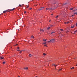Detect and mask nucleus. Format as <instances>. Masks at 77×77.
Masks as SVG:
<instances>
[{
    "label": "nucleus",
    "instance_id": "nucleus-9",
    "mask_svg": "<svg viewBox=\"0 0 77 77\" xmlns=\"http://www.w3.org/2000/svg\"><path fill=\"white\" fill-rule=\"evenodd\" d=\"M50 29V27H48L47 29V30H49V29Z\"/></svg>",
    "mask_w": 77,
    "mask_h": 77
},
{
    "label": "nucleus",
    "instance_id": "nucleus-20",
    "mask_svg": "<svg viewBox=\"0 0 77 77\" xmlns=\"http://www.w3.org/2000/svg\"><path fill=\"white\" fill-rule=\"evenodd\" d=\"M70 9V10H72V9H73V8H71Z\"/></svg>",
    "mask_w": 77,
    "mask_h": 77
},
{
    "label": "nucleus",
    "instance_id": "nucleus-6",
    "mask_svg": "<svg viewBox=\"0 0 77 77\" xmlns=\"http://www.w3.org/2000/svg\"><path fill=\"white\" fill-rule=\"evenodd\" d=\"M0 58L1 59V60H2V59H4V57H2V56L0 57Z\"/></svg>",
    "mask_w": 77,
    "mask_h": 77
},
{
    "label": "nucleus",
    "instance_id": "nucleus-38",
    "mask_svg": "<svg viewBox=\"0 0 77 77\" xmlns=\"http://www.w3.org/2000/svg\"><path fill=\"white\" fill-rule=\"evenodd\" d=\"M66 22H64V24H66Z\"/></svg>",
    "mask_w": 77,
    "mask_h": 77
},
{
    "label": "nucleus",
    "instance_id": "nucleus-53",
    "mask_svg": "<svg viewBox=\"0 0 77 77\" xmlns=\"http://www.w3.org/2000/svg\"><path fill=\"white\" fill-rule=\"evenodd\" d=\"M0 15H1V14H0Z\"/></svg>",
    "mask_w": 77,
    "mask_h": 77
},
{
    "label": "nucleus",
    "instance_id": "nucleus-29",
    "mask_svg": "<svg viewBox=\"0 0 77 77\" xmlns=\"http://www.w3.org/2000/svg\"><path fill=\"white\" fill-rule=\"evenodd\" d=\"M69 23V22L68 21V22H67V23L68 24Z\"/></svg>",
    "mask_w": 77,
    "mask_h": 77
},
{
    "label": "nucleus",
    "instance_id": "nucleus-24",
    "mask_svg": "<svg viewBox=\"0 0 77 77\" xmlns=\"http://www.w3.org/2000/svg\"><path fill=\"white\" fill-rule=\"evenodd\" d=\"M60 30H61V31H63V29H60Z\"/></svg>",
    "mask_w": 77,
    "mask_h": 77
},
{
    "label": "nucleus",
    "instance_id": "nucleus-28",
    "mask_svg": "<svg viewBox=\"0 0 77 77\" xmlns=\"http://www.w3.org/2000/svg\"><path fill=\"white\" fill-rule=\"evenodd\" d=\"M43 41H46V39H44Z\"/></svg>",
    "mask_w": 77,
    "mask_h": 77
},
{
    "label": "nucleus",
    "instance_id": "nucleus-16",
    "mask_svg": "<svg viewBox=\"0 0 77 77\" xmlns=\"http://www.w3.org/2000/svg\"><path fill=\"white\" fill-rule=\"evenodd\" d=\"M25 69H28V67H26V68H25Z\"/></svg>",
    "mask_w": 77,
    "mask_h": 77
},
{
    "label": "nucleus",
    "instance_id": "nucleus-1",
    "mask_svg": "<svg viewBox=\"0 0 77 77\" xmlns=\"http://www.w3.org/2000/svg\"><path fill=\"white\" fill-rule=\"evenodd\" d=\"M55 40H56L55 39H52L49 41H48V42H54Z\"/></svg>",
    "mask_w": 77,
    "mask_h": 77
},
{
    "label": "nucleus",
    "instance_id": "nucleus-25",
    "mask_svg": "<svg viewBox=\"0 0 77 77\" xmlns=\"http://www.w3.org/2000/svg\"><path fill=\"white\" fill-rule=\"evenodd\" d=\"M22 52V51H20V54H21V53Z\"/></svg>",
    "mask_w": 77,
    "mask_h": 77
},
{
    "label": "nucleus",
    "instance_id": "nucleus-21",
    "mask_svg": "<svg viewBox=\"0 0 77 77\" xmlns=\"http://www.w3.org/2000/svg\"><path fill=\"white\" fill-rule=\"evenodd\" d=\"M43 54L44 56H45V55H46V54L45 53H43Z\"/></svg>",
    "mask_w": 77,
    "mask_h": 77
},
{
    "label": "nucleus",
    "instance_id": "nucleus-51",
    "mask_svg": "<svg viewBox=\"0 0 77 77\" xmlns=\"http://www.w3.org/2000/svg\"><path fill=\"white\" fill-rule=\"evenodd\" d=\"M20 57L21 58V57Z\"/></svg>",
    "mask_w": 77,
    "mask_h": 77
},
{
    "label": "nucleus",
    "instance_id": "nucleus-49",
    "mask_svg": "<svg viewBox=\"0 0 77 77\" xmlns=\"http://www.w3.org/2000/svg\"><path fill=\"white\" fill-rule=\"evenodd\" d=\"M76 66H77V65H76Z\"/></svg>",
    "mask_w": 77,
    "mask_h": 77
},
{
    "label": "nucleus",
    "instance_id": "nucleus-39",
    "mask_svg": "<svg viewBox=\"0 0 77 77\" xmlns=\"http://www.w3.org/2000/svg\"><path fill=\"white\" fill-rule=\"evenodd\" d=\"M17 49H19V47H17Z\"/></svg>",
    "mask_w": 77,
    "mask_h": 77
},
{
    "label": "nucleus",
    "instance_id": "nucleus-13",
    "mask_svg": "<svg viewBox=\"0 0 77 77\" xmlns=\"http://www.w3.org/2000/svg\"><path fill=\"white\" fill-rule=\"evenodd\" d=\"M29 56L30 57H32V54H29Z\"/></svg>",
    "mask_w": 77,
    "mask_h": 77
},
{
    "label": "nucleus",
    "instance_id": "nucleus-23",
    "mask_svg": "<svg viewBox=\"0 0 77 77\" xmlns=\"http://www.w3.org/2000/svg\"><path fill=\"white\" fill-rule=\"evenodd\" d=\"M14 9H15V8H14L12 9L11 10V11H13V10H14Z\"/></svg>",
    "mask_w": 77,
    "mask_h": 77
},
{
    "label": "nucleus",
    "instance_id": "nucleus-32",
    "mask_svg": "<svg viewBox=\"0 0 77 77\" xmlns=\"http://www.w3.org/2000/svg\"><path fill=\"white\" fill-rule=\"evenodd\" d=\"M44 46H46V47H47V45H44Z\"/></svg>",
    "mask_w": 77,
    "mask_h": 77
},
{
    "label": "nucleus",
    "instance_id": "nucleus-54",
    "mask_svg": "<svg viewBox=\"0 0 77 77\" xmlns=\"http://www.w3.org/2000/svg\"><path fill=\"white\" fill-rule=\"evenodd\" d=\"M50 61H51V60H50Z\"/></svg>",
    "mask_w": 77,
    "mask_h": 77
},
{
    "label": "nucleus",
    "instance_id": "nucleus-26",
    "mask_svg": "<svg viewBox=\"0 0 77 77\" xmlns=\"http://www.w3.org/2000/svg\"><path fill=\"white\" fill-rule=\"evenodd\" d=\"M24 13H25V14H26V11H25L24 12Z\"/></svg>",
    "mask_w": 77,
    "mask_h": 77
},
{
    "label": "nucleus",
    "instance_id": "nucleus-22",
    "mask_svg": "<svg viewBox=\"0 0 77 77\" xmlns=\"http://www.w3.org/2000/svg\"><path fill=\"white\" fill-rule=\"evenodd\" d=\"M19 6L20 7H21V5H19Z\"/></svg>",
    "mask_w": 77,
    "mask_h": 77
},
{
    "label": "nucleus",
    "instance_id": "nucleus-4",
    "mask_svg": "<svg viewBox=\"0 0 77 77\" xmlns=\"http://www.w3.org/2000/svg\"><path fill=\"white\" fill-rule=\"evenodd\" d=\"M46 10H51V9H52L51 8H46Z\"/></svg>",
    "mask_w": 77,
    "mask_h": 77
},
{
    "label": "nucleus",
    "instance_id": "nucleus-47",
    "mask_svg": "<svg viewBox=\"0 0 77 77\" xmlns=\"http://www.w3.org/2000/svg\"><path fill=\"white\" fill-rule=\"evenodd\" d=\"M50 5H48V6H49Z\"/></svg>",
    "mask_w": 77,
    "mask_h": 77
},
{
    "label": "nucleus",
    "instance_id": "nucleus-2",
    "mask_svg": "<svg viewBox=\"0 0 77 77\" xmlns=\"http://www.w3.org/2000/svg\"><path fill=\"white\" fill-rule=\"evenodd\" d=\"M44 9V7H41L38 9L39 11H41V10H42Z\"/></svg>",
    "mask_w": 77,
    "mask_h": 77
},
{
    "label": "nucleus",
    "instance_id": "nucleus-30",
    "mask_svg": "<svg viewBox=\"0 0 77 77\" xmlns=\"http://www.w3.org/2000/svg\"><path fill=\"white\" fill-rule=\"evenodd\" d=\"M66 4H67V3H65V4H63V5H66Z\"/></svg>",
    "mask_w": 77,
    "mask_h": 77
},
{
    "label": "nucleus",
    "instance_id": "nucleus-19",
    "mask_svg": "<svg viewBox=\"0 0 77 77\" xmlns=\"http://www.w3.org/2000/svg\"><path fill=\"white\" fill-rule=\"evenodd\" d=\"M74 14L77 15V12L74 13Z\"/></svg>",
    "mask_w": 77,
    "mask_h": 77
},
{
    "label": "nucleus",
    "instance_id": "nucleus-36",
    "mask_svg": "<svg viewBox=\"0 0 77 77\" xmlns=\"http://www.w3.org/2000/svg\"><path fill=\"white\" fill-rule=\"evenodd\" d=\"M61 69H62V68H61L60 69V71Z\"/></svg>",
    "mask_w": 77,
    "mask_h": 77
},
{
    "label": "nucleus",
    "instance_id": "nucleus-17",
    "mask_svg": "<svg viewBox=\"0 0 77 77\" xmlns=\"http://www.w3.org/2000/svg\"><path fill=\"white\" fill-rule=\"evenodd\" d=\"M50 27H53V25H50Z\"/></svg>",
    "mask_w": 77,
    "mask_h": 77
},
{
    "label": "nucleus",
    "instance_id": "nucleus-33",
    "mask_svg": "<svg viewBox=\"0 0 77 77\" xmlns=\"http://www.w3.org/2000/svg\"><path fill=\"white\" fill-rule=\"evenodd\" d=\"M29 6L28 5L27 6V8H29Z\"/></svg>",
    "mask_w": 77,
    "mask_h": 77
},
{
    "label": "nucleus",
    "instance_id": "nucleus-27",
    "mask_svg": "<svg viewBox=\"0 0 77 77\" xmlns=\"http://www.w3.org/2000/svg\"><path fill=\"white\" fill-rule=\"evenodd\" d=\"M59 17L58 16H56L55 18H57V17Z\"/></svg>",
    "mask_w": 77,
    "mask_h": 77
},
{
    "label": "nucleus",
    "instance_id": "nucleus-52",
    "mask_svg": "<svg viewBox=\"0 0 77 77\" xmlns=\"http://www.w3.org/2000/svg\"><path fill=\"white\" fill-rule=\"evenodd\" d=\"M18 77H20V76H19Z\"/></svg>",
    "mask_w": 77,
    "mask_h": 77
},
{
    "label": "nucleus",
    "instance_id": "nucleus-18",
    "mask_svg": "<svg viewBox=\"0 0 77 77\" xmlns=\"http://www.w3.org/2000/svg\"><path fill=\"white\" fill-rule=\"evenodd\" d=\"M55 33V32H53L51 33V34H53V33Z\"/></svg>",
    "mask_w": 77,
    "mask_h": 77
},
{
    "label": "nucleus",
    "instance_id": "nucleus-5",
    "mask_svg": "<svg viewBox=\"0 0 77 77\" xmlns=\"http://www.w3.org/2000/svg\"><path fill=\"white\" fill-rule=\"evenodd\" d=\"M11 10L10 9H9L8 10H6L7 12H10L11 11Z\"/></svg>",
    "mask_w": 77,
    "mask_h": 77
},
{
    "label": "nucleus",
    "instance_id": "nucleus-43",
    "mask_svg": "<svg viewBox=\"0 0 77 77\" xmlns=\"http://www.w3.org/2000/svg\"><path fill=\"white\" fill-rule=\"evenodd\" d=\"M17 51H20V50H17Z\"/></svg>",
    "mask_w": 77,
    "mask_h": 77
},
{
    "label": "nucleus",
    "instance_id": "nucleus-14",
    "mask_svg": "<svg viewBox=\"0 0 77 77\" xmlns=\"http://www.w3.org/2000/svg\"><path fill=\"white\" fill-rule=\"evenodd\" d=\"M70 69H74V67H73L72 68H70Z\"/></svg>",
    "mask_w": 77,
    "mask_h": 77
},
{
    "label": "nucleus",
    "instance_id": "nucleus-45",
    "mask_svg": "<svg viewBox=\"0 0 77 77\" xmlns=\"http://www.w3.org/2000/svg\"><path fill=\"white\" fill-rule=\"evenodd\" d=\"M26 69V68L24 67V68L23 69Z\"/></svg>",
    "mask_w": 77,
    "mask_h": 77
},
{
    "label": "nucleus",
    "instance_id": "nucleus-42",
    "mask_svg": "<svg viewBox=\"0 0 77 77\" xmlns=\"http://www.w3.org/2000/svg\"><path fill=\"white\" fill-rule=\"evenodd\" d=\"M17 45H18V44H17L15 46Z\"/></svg>",
    "mask_w": 77,
    "mask_h": 77
},
{
    "label": "nucleus",
    "instance_id": "nucleus-11",
    "mask_svg": "<svg viewBox=\"0 0 77 77\" xmlns=\"http://www.w3.org/2000/svg\"><path fill=\"white\" fill-rule=\"evenodd\" d=\"M75 26H74L73 25V26H71V28L72 29V28H74V27Z\"/></svg>",
    "mask_w": 77,
    "mask_h": 77
},
{
    "label": "nucleus",
    "instance_id": "nucleus-48",
    "mask_svg": "<svg viewBox=\"0 0 77 77\" xmlns=\"http://www.w3.org/2000/svg\"><path fill=\"white\" fill-rule=\"evenodd\" d=\"M23 51H24L25 50H23Z\"/></svg>",
    "mask_w": 77,
    "mask_h": 77
},
{
    "label": "nucleus",
    "instance_id": "nucleus-12",
    "mask_svg": "<svg viewBox=\"0 0 77 77\" xmlns=\"http://www.w3.org/2000/svg\"><path fill=\"white\" fill-rule=\"evenodd\" d=\"M31 38H35V37H34V36L32 35L31 36Z\"/></svg>",
    "mask_w": 77,
    "mask_h": 77
},
{
    "label": "nucleus",
    "instance_id": "nucleus-31",
    "mask_svg": "<svg viewBox=\"0 0 77 77\" xmlns=\"http://www.w3.org/2000/svg\"><path fill=\"white\" fill-rule=\"evenodd\" d=\"M5 62H3V64H5Z\"/></svg>",
    "mask_w": 77,
    "mask_h": 77
},
{
    "label": "nucleus",
    "instance_id": "nucleus-50",
    "mask_svg": "<svg viewBox=\"0 0 77 77\" xmlns=\"http://www.w3.org/2000/svg\"><path fill=\"white\" fill-rule=\"evenodd\" d=\"M55 69H57L55 68Z\"/></svg>",
    "mask_w": 77,
    "mask_h": 77
},
{
    "label": "nucleus",
    "instance_id": "nucleus-3",
    "mask_svg": "<svg viewBox=\"0 0 77 77\" xmlns=\"http://www.w3.org/2000/svg\"><path fill=\"white\" fill-rule=\"evenodd\" d=\"M77 33V30H76L74 32V33H73V34H75H75H76Z\"/></svg>",
    "mask_w": 77,
    "mask_h": 77
},
{
    "label": "nucleus",
    "instance_id": "nucleus-44",
    "mask_svg": "<svg viewBox=\"0 0 77 77\" xmlns=\"http://www.w3.org/2000/svg\"><path fill=\"white\" fill-rule=\"evenodd\" d=\"M58 72H59V71H60V70H58Z\"/></svg>",
    "mask_w": 77,
    "mask_h": 77
},
{
    "label": "nucleus",
    "instance_id": "nucleus-10",
    "mask_svg": "<svg viewBox=\"0 0 77 77\" xmlns=\"http://www.w3.org/2000/svg\"><path fill=\"white\" fill-rule=\"evenodd\" d=\"M7 12V11H3V13L4 14L5 13H6Z\"/></svg>",
    "mask_w": 77,
    "mask_h": 77
},
{
    "label": "nucleus",
    "instance_id": "nucleus-8",
    "mask_svg": "<svg viewBox=\"0 0 77 77\" xmlns=\"http://www.w3.org/2000/svg\"><path fill=\"white\" fill-rule=\"evenodd\" d=\"M40 31L42 32H44V31L42 29H40Z\"/></svg>",
    "mask_w": 77,
    "mask_h": 77
},
{
    "label": "nucleus",
    "instance_id": "nucleus-41",
    "mask_svg": "<svg viewBox=\"0 0 77 77\" xmlns=\"http://www.w3.org/2000/svg\"><path fill=\"white\" fill-rule=\"evenodd\" d=\"M77 10H77H75V11H76Z\"/></svg>",
    "mask_w": 77,
    "mask_h": 77
},
{
    "label": "nucleus",
    "instance_id": "nucleus-40",
    "mask_svg": "<svg viewBox=\"0 0 77 77\" xmlns=\"http://www.w3.org/2000/svg\"><path fill=\"white\" fill-rule=\"evenodd\" d=\"M53 15V14H51V15Z\"/></svg>",
    "mask_w": 77,
    "mask_h": 77
},
{
    "label": "nucleus",
    "instance_id": "nucleus-37",
    "mask_svg": "<svg viewBox=\"0 0 77 77\" xmlns=\"http://www.w3.org/2000/svg\"><path fill=\"white\" fill-rule=\"evenodd\" d=\"M32 9V8H29V10H31V9Z\"/></svg>",
    "mask_w": 77,
    "mask_h": 77
},
{
    "label": "nucleus",
    "instance_id": "nucleus-35",
    "mask_svg": "<svg viewBox=\"0 0 77 77\" xmlns=\"http://www.w3.org/2000/svg\"><path fill=\"white\" fill-rule=\"evenodd\" d=\"M73 16H74V15H72V17H73Z\"/></svg>",
    "mask_w": 77,
    "mask_h": 77
},
{
    "label": "nucleus",
    "instance_id": "nucleus-46",
    "mask_svg": "<svg viewBox=\"0 0 77 77\" xmlns=\"http://www.w3.org/2000/svg\"><path fill=\"white\" fill-rule=\"evenodd\" d=\"M51 21V20H50L49 22Z\"/></svg>",
    "mask_w": 77,
    "mask_h": 77
},
{
    "label": "nucleus",
    "instance_id": "nucleus-15",
    "mask_svg": "<svg viewBox=\"0 0 77 77\" xmlns=\"http://www.w3.org/2000/svg\"><path fill=\"white\" fill-rule=\"evenodd\" d=\"M46 43H47V42H44L43 43V44H44V45H45V44H46Z\"/></svg>",
    "mask_w": 77,
    "mask_h": 77
},
{
    "label": "nucleus",
    "instance_id": "nucleus-7",
    "mask_svg": "<svg viewBox=\"0 0 77 77\" xmlns=\"http://www.w3.org/2000/svg\"><path fill=\"white\" fill-rule=\"evenodd\" d=\"M52 66H55V68H56V67L57 66V65H55V64H52Z\"/></svg>",
    "mask_w": 77,
    "mask_h": 77
},
{
    "label": "nucleus",
    "instance_id": "nucleus-34",
    "mask_svg": "<svg viewBox=\"0 0 77 77\" xmlns=\"http://www.w3.org/2000/svg\"><path fill=\"white\" fill-rule=\"evenodd\" d=\"M61 37H63V35H62V34H61Z\"/></svg>",
    "mask_w": 77,
    "mask_h": 77
}]
</instances>
